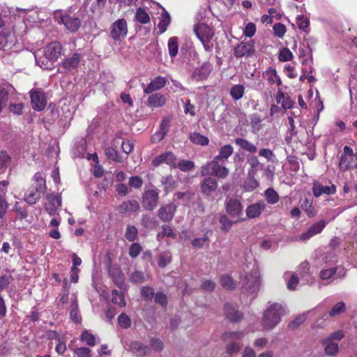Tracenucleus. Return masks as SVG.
Segmentation results:
<instances>
[{
    "label": "nucleus",
    "mask_w": 357,
    "mask_h": 357,
    "mask_svg": "<svg viewBox=\"0 0 357 357\" xmlns=\"http://www.w3.org/2000/svg\"><path fill=\"white\" fill-rule=\"evenodd\" d=\"M194 32L200 41H210L214 34L212 29L204 23L195 26Z\"/></svg>",
    "instance_id": "4468645a"
},
{
    "label": "nucleus",
    "mask_w": 357,
    "mask_h": 357,
    "mask_svg": "<svg viewBox=\"0 0 357 357\" xmlns=\"http://www.w3.org/2000/svg\"><path fill=\"white\" fill-rule=\"evenodd\" d=\"M339 169L342 172L349 169H357V155L354 154L353 149L348 146H344L343 148V153L340 158Z\"/></svg>",
    "instance_id": "39448f33"
},
{
    "label": "nucleus",
    "mask_w": 357,
    "mask_h": 357,
    "mask_svg": "<svg viewBox=\"0 0 357 357\" xmlns=\"http://www.w3.org/2000/svg\"><path fill=\"white\" fill-rule=\"evenodd\" d=\"M322 344L325 345V353L328 356L336 355L338 352L339 347L337 343L331 341V339H325L322 341Z\"/></svg>",
    "instance_id": "4c0bfd02"
},
{
    "label": "nucleus",
    "mask_w": 357,
    "mask_h": 357,
    "mask_svg": "<svg viewBox=\"0 0 357 357\" xmlns=\"http://www.w3.org/2000/svg\"><path fill=\"white\" fill-rule=\"evenodd\" d=\"M80 59L81 56L78 53H74L72 56L66 58L62 63L64 73H68L75 69L78 66Z\"/></svg>",
    "instance_id": "393cba45"
},
{
    "label": "nucleus",
    "mask_w": 357,
    "mask_h": 357,
    "mask_svg": "<svg viewBox=\"0 0 357 357\" xmlns=\"http://www.w3.org/2000/svg\"><path fill=\"white\" fill-rule=\"evenodd\" d=\"M296 24L300 29L306 33L309 32L310 20L308 17L304 15H298L296 17Z\"/></svg>",
    "instance_id": "5fc2aeb1"
},
{
    "label": "nucleus",
    "mask_w": 357,
    "mask_h": 357,
    "mask_svg": "<svg viewBox=\"0 0 357 357\" xmlns=\"http://www.w3.org/2000/svg\"><path fill=\"white\" fill-rule=\"evenodd\" d=\"M233 152V147L230 144H226L220 148L218 155L214 157V158L222 161V162H225L232 155Z\"/></svg>",
    "instance_id": "2f4dec72"
},
{
    "label": "nucleus",
    "mask_w": 357,
    "mask_h": 357,
    "mask_svg": "<svg viewBox=\"0 0 357 357\" xmlns=\"http://www.w3.org/2000/svg\"><path fill=\"white\" fill-rule=\"evenodd\" d=\"M61 50L62 47L59 42H52L45 47L43 51V56H45L46 62L38 59V55H36L37 64L44 69H50L53 62L56 61L61 55Z\"/></svg>",
    "instance_id": "f03ea898"
},
{
    "label": "nucleus",
    "mask_w": 357,
    "mask_h": 357,
    "mask_svg": "<svg viewBox=\"0 0 357 357\" xmlns=\"http://www.w3.org/2000/svg\"><path fill=\"white\" fill-rule=\"evenodd\" d=\"M46 199L47 203L45 204V209L50 215H54L56 208L61 205V197L55 193H48Z\"/></svg>",
    "instance_id": "dca6fc26"
},
{
    "label": "nucleus",
    "mask_w": 357,
    "mask_h": 357,
    "mask_svg": "<svg viewBox=\"0 0 357 357\" xmlns=\"http://www.w3.org/2000/svg\"><path fill=\"white\" fill-rule=\"evenodd\" d=\"M109 273L114 284L120 289H122L125 284L124 274L119 267H112Z\"/></svg>",
    "instance_id": "a878e982"
},
{
    "label": "nucleus",
    "mask_w": 357,
    "mask_h": 357,
    "mask_svg": "<svg viewBox=\"0 0 357 357\" xmlns=\"http://www.w3.org/2000/svg\"><path fill=\"white\" fill-rule=\"evenodd\" d=\"M244 93V87L243 85L237 84L231 87L230 94L235 100H238L243 97Z\"/></svg>",
    "instance_id": "4d7b16f0"
},
{
    "label": "nucleus",
    "mask_w": 357,
    "mask_h": 357,
    "mask_svg": "<svg viewBox=\"0 0 357 357\" xmlns=\"http://www.w3.org/2000/svg\"><path fill=\"white\" fill-rule=\"evenodd\" d=\"M165 163L172 167H176V158L172 152H165L153 158L152 165L158 167L160 165Z\"/></svg>",
    "instance_id": "a211bd4d"
},
{
    "label": "nucleus",
    "mask_w": 357,
    "mask_h": 357,
    "mask_svg": "<svg viewBox=\"0 0 357 357\" xmlns=\"http://www.w3.org/2000/svg\"><path fill=\"white\" fill-rule=\"evenodd\" d=\"M302 64L304 67L302 68L303 74L300 77V81H301V82H303L305 79H307L306 74H312L314 70V68L312 66L313 63H312V57L305 59L302 61Z\"/></svg>",
    "instance_id": "f704fd0d"
},
{
    "label": "nucleus",
    "mask_w": 357,
    "mask_h": 357,
    "mask_svg": "<svg viewBox=\"0 0 357 357\" xmlns=\"http://www.w3.org/2000/svg\"><path fill=\"white\" fill-rule=\"evenodd\" d=\"M129 351L137 356L142 357L147 355L150 349L142 342L135 340L130 342Z\"/></svg>",
    "instance_id": "b1692460"
},
{
    "label": "nucleus",
    "mask_w": 357,
    "mask_h": 357,
    "mask_svg": "<svg viewBox=\"0 0 357 357\" xmlns=\"http://www.w3.org/2000/svg\"><path fill=\"white\" fill-rule=\"evenodd\" d=\"M166 84L167 79L165 77L158 76L153 79L147 86L144 84H142V86L144 88V92L146 94H149L161 89L166 85Z\"/></svg>",
    "instance_id": "412c9836"
},
{
    "label": "nucleus",
    "mask_w": 357,
    "mask_h": 357,
    "mask_svg": "<svg viewBox=\"0 0 357 357\" xmlns=\"http://www.w3.org/2000/svg\"><path fill=\"white\" fill-rule=\"evenodd\" d=\"M172 121V117L168 116L164 118L160 125V129L158 131L155 132L151 137V140L152 143H158L160 142L169 131V128L170 126V123Z\"/></svg>",
    "instance_id": "2eb2a0df"
},
{
    "label": "nucleus",
    "mask_w": 357,
    "mask_h": 357,
    "mask_svg": "<svg viewBox=\"0 0 357 357\" xmlns=\"http://www.w3.org/2000/svg\"><path fill=\"white\" fill-rule=\"evenodd\" d=\"M112 301L113 303L119 305L121 307L126 306V301L123 292H119L116 289L112 291Z\"/></svg>",
    "instance_id": "c03bdc74"
},
{
    "label": "nucleus",
    "mask_w": 357,
    "mask_h": 357,
    "mask_svg": "<svg viewBox=\"0 0 357 357\" xmlns=\"http://www.w3.org/2000/svg\"><path fill=\"white\" fill-rule=\"evenodd\" d=\"M255 174H250L248 173V178L245 180L243 188L245 192H252L257 189L259 184L255 178Z\"/></svg>",
    "instance_id": "72a5a7b5"
},
{
    "label": "nucleus",
    "mask_w": 357,
    "mask_h": 357,
    "mask_svg": "<svg viewBox=\"0 0 357 357\" xmlns=\"http://www.w3.org/2000/svg\"><path fill=\"white\" fill-rule=\"evenodd\" d=\"M177 206L174 203H169L160 207L158 211L159 219L164 222H170L176 211Z\"/></svg>",
    "instance_id": "f8f14e48"
},
{
    "label": "nucleus",
    "mask_w": 357,
    "mask_h": 357,
    "mask_svg": "<svg viewBox=\"0 0 357 357\" xmlns=\"http://www.w3.org/2000/svg\"><path fill=\"white\" fill-rule=\"evenodd\" d=\"M167 98L165 95L156 93L151 95L147 99V105L151 107L157 108L165 105Z\"/></svg>",
    "instance_id": "cd10ccee"
},
{
    "label": "nucleus",
    "mask_w": 357,
    "mask_h": 357,
    "mask_svg": "<svg viewBox=\"0 0 357 357\" xmlns=\"http://www.w3.org/2000/svg\"><path fill=\"white\" fill-rule=\"evenodd\" d=\"M105 154L108 159L114 162L119 163L123 162L122 157L119 154L118 151L112 147H107L105 149Z\"/></svg>",
    "instance_id": "37998d69"
},
{
    "label": "nucleus",
    "mask_w": 357,
    "mask_h": 357,
    "mask_svg": "<svg viewBox=\"0 0 357 357\" xmlns=\"http://www.w3.org/2000/svg\"><path fill=\"white\" fill-rule=\"evenodd\" d=\"M301 207L310 218L315 216L317 213L312 205V199L305 198L302 203Z\"/></svg>",
    "instance_id": "79ce46f5"
},
{
    "label": "nucleus",
    "mask_w": 357,
    "mask_h": 357,
    "mask_svg": "<svg viewBox=\"0 0 357 357\" xmlns=\"http://www.w3.org/2000/svg\"><path fill=\"white\" fill-rule=\"evenodd\" d=\"M13 86L8 84H0V112L6 107L8 100V93L12 90Z\"/></svg>",
    "instance_id": "c85d7f7f"
},
{
    "label": "nucleus",
    "mask_w": 357,
    "mask_h": 357,
    "mask_svg": "<svg viewBox=\"0 0 357 357\" xmlns=\"http://www.w3.org/2000/svg\"><path fill=\"white\" fill-rule=\"evenodd\" d=\"M190 140L192 143L201 146H206L209 142L207 137L195 132L190 133Z\"/></svg>",
    "instance_id": "ea45409f"
},
{
    "label": "nucleus",
    "mask_w": 357,
    "mask_h": 357,
    "mask_svg": "<svg viewBox=\"0 0 357 357\" xmlns=\"http://www.w3.org/2000/svg\"><path fill=\"white\" fill-rule=\"evenodd\" d=\"M128 184L135 189H139L143 185V180L139 176H132L129 178Z\"/></svg>",
    "instance_id": "774afa93"
},
{
    "label": "nucleus",
    "mask_w": 357,
    "mask_h": 357,
    "mask_svg": "<svg viewBox=\"0 0 357 357\" xmlns=\"http://www.w3.org/2000/svg\"><path fill=\"white\" fill-rule=\"evenodd\" d=\"M283 314L284 309L281 305H271L264 313L261 321L263 327L266 330L273 328L280 321V317Z\"/></svg>",
    "instance_id": "7ed1b4c3"
},
{
    "label": "nucleus",
    "mask_w": 357,
    "mask_h": 357,
    "mask_svg": "<svg viewBox=\"0 0 357 357\" xmlns=\"http://www.w3.org/2000/svg\"><path fill=\"white\" fill-rule=\"evenodd\" d=\"M165 236L171 237L175 239L177 235L174 232L172 228L170 226L165 225L162 227V231L157 234V238L159 240L163 238Z\"/></svg>",
    "instance_id": "09e8293b"
},
{
    "label": "nucleus",
    "mask_w": 357,
    "mask_h": 357,
    "mask_svg": "<svg viewBox=\"0 0 357 357\" xmlns=\"http://www.w3.org/2000/svg\"><path fill=\"white\" fill-rule=\"evenodd\" d=\"M141 295L144 301H151L155 296L154 290L149 286L141 288Z\"/></svg>",
    "instance_id": "bf43d9fd"
},
{
    "label": "nucleus",
    "mask_w": 357,
    "mask_h": 357,
    "mask_svg": "<svg viewBox=\"0 0 357 357\" xmlns=\"http://www.w3.org/2000/svg\"><path fill=\"white\" fill-rule=\"evenodd\" d=\"M276 100L278 104H281L284 109H289L294 106V102L290 97L286 96L282 91H278L277 93Z\"/></svg>",
    "instance_id": "7c9ffc66"
},
{
    "label": "nucleus",
    "mask_w": 357,
    "mask_h": 357,
    "mask_svg": "<svg viewBox=\"0 0 357 357\" xmlns=\"http://www.w3.org/2000/svg\"><path fill=\"white\" fill-rule=\"evenodd\" d=\"M264 75L267 77L268 81L270 84L276 83L278 85L281 84V79L280 77L277 75L275 69L270 68L267 70H266Z\"/></svg>",
    "instance_id": "49530a36"
},
{
    "label": "nucleus",
    "mask_w": 357,
    "mask_h": 357,
    "mask_svg": "<svg viewBox=\"0 0 357 357\" xmlns=\"http://www.w3.org/2000/svg\"><path fill=\"white\" fill-rule=\"evenodd\" d=\"M80 340L85 342L91 347H93L96 344V338L95 335L89 333L87 330H85L82 333Z\"/></svg>",
    "instance_id": "603ef678"
},
{
    "label": "nucleus",
    "mask_w": 357,
    "mask_h": 357,
    "mask_svg": "<svg viewBox=\"0 0 357 357\" xmlns=\"http://www.w3.org/2000/svg\"><path fill=\"white\" fill-rule=\"evenodd\" d=\"M33 181L34 184L24 194V201L30 205L38 202L46 190V181L40 172L34 174Z\"/></svg>",
    "instance_id": "f257e3e1"
},
{
    "label": "nucleus",
    "mask_w": 357,
    "mask_h": 357,
    "mask_svg": "<svg viewBox=\"0 0 357 357\" xmlns=\"http://www.w3.org/2000/svg\"><path fill=\"white\" fill-rule=\"evenodd\" d=\"M154 301L156 303L160 305L162 307L166 308L167 305V296L162 292H157L154 296Z\"/></svg>",
    "instance_id": "338daca9"
},
{
    "label": "nucleus",
    "mask_w": 357,
    "mask_h": 357,
    "mask_svg": "<svg viewBox=\"0 0 357 357\" xmlns=\"http://www.w3.org/2000/svg\"><path fill=\"white\" fill-rule=\"evenodd\" d=\"M255 53L254 43L250 40L248 43H239L234 50V54L236 57L240 58L248 56Z\"/></svg>",
    "instance_id": "f3484780"
},
{
    "label": "nucleus",
    "mask_w": 357,
    "mask_h": 357,
    "mask_svg": "<svg viewBox=\"0 0 357 357\" xmlns=\"http://www.w3.org/2000/svg\"><path fill=\"white\" fill-rule=\"evenodd\" d=\"M13 44V37L10 34L0 31V50L8 51Z\"/></svg>",
    "instance_id": "473e14b6"
},
{
    "label": "nucleus",
    "mask_w": 357,
    "mask_h": 357,
    "mask_svg": "<svg viewBox=\"0 0 357 357\" xmlns=\"http://www.w3.org/2000/svg\"><path fill=\"white\" fill-rule=\"evenodd\" d=\"M31 104L35 111L42 112L47 105V98L43 89H33L29 91Z\"/></svg>",
    "instance_id": "0eeeda50"
},
{
    "label": "nucleus",
    "mask_w": 357,
    "mask_h": 357,
    "mask_svg": "<svg viewBox=\"0 0 357 357\" xmlns=\"http://www.w3.org/2000/svg\"><path fill=\"white\" fill-rule=\"evenodd\" d=\"M346 306L344 302H339L336 303L329 311L330 317H335L345 311Z\"/></svg>",
    "instance_id": "13d9d810"
},
{
    "label": "nucleus",
    "mask_w": 357,
    "mask_h": 357,
    "mask_svg": "<svg viewBox=\"0 0 357 357\" xmlns=\"http://www.w3.org/2000/svg\"><path fill=\"white\" fill-rule=\"evenodd\" d=\"M10 160L11 158L6 151H0V174L6 172Z\"/></svg>",
    "instance_id": "a18cd8bd"
},
{
    "label": "nucleus",
    "mask_w": 357,
    "mask_h": 357,
    "mask_svg": "<svg viewBox=\"0 0 357 357\" xmlns=\"http://www.w3.org/2000/svg\"><path fill=\"white\" fill-rule=\"evenodd\" d=\"M138 229L135 226L128 225L126 229L125 238L130 242H134L138 238Z\"/></svg>",
    "instance_id": "a19ab883"
},
{
    "label": "nucleus",
    "mask_w": 357,
    "mask_h": 357,
    "mask_svg": "<svg viewBox=\"0 0 357 357\" xmlns=\"http://www.w3.org/2000/svg\"><path fill=\"white\" fill-rule=\"evenodd\" d=\"M106 1L107 0H96V3H94L91 6L92 12L94 14H97L98 16H100L106 4Z\"/></svg>",
    "instance_id": "052dcab7"
},
{
    "label": "nucleus",
    "mask_w": 357,
    "mask_h": 357,
    "mask_svg": "<svg viewBox=\"0 0 357 357\" xmlns=\"http://www.w3.org/2000/svg\"><path fill=\"white\" fill-rule=\"evenodd\" d=\"M218 181L212 176H206L199 182L200 192L205 198L212 196L218 188Z\"/></svg>",
    "instance_id": "6e6552de"
},
{
    "label": "nucleus",
    "mask_w": 357,
    "mask_h": 357,
    "mask_svg": "<svg viewBox=\"0 0 357 357\" xmlns=\"http://www.w3.org/2000/svg\"><path fill=\"white\" fill-rule=\"evenodd\" d=\"M142 250V248L138 243L133 242L129 248V255L131 258H137Z\"/></svg>",
    "instance_id": "680f3d73"
},
{
    "label": "nucleus",
    "mask_w": 357,
    "mask_h": 357,
    "mask_svg": "<svg viewBox=\"0 0 357 357\" xmlns=\"http://www.w3.org/2000/svg\"><path fill=\"white\" fill-rule=\"evenodd\" d=\"M135 19L141 24H146L150 21L149 14L142 8H137Z\"/></svg>",
    "instance_id": "3c124183"
},
{
    "label": "nucleus",
    "mask_w": 357,
    "mask_h": 357,
    "mask_svg": "<svg viewBox=\"0 0 357 357\" xmlns=\"http://www.w3.org/2000/svg\"><path fill=\"white\" fill-rule=\"evenodd\" d=\"M59 22L63 24L65 27L73 33L77 31L81 25L80 20L78 17H73L68 15H62Z\"/></svg>",
    "instance_id": "aec40b11"
},
{
    "label": "nucleus",
    "mask_w": 357,
    "mask_h": 357,
    "mask_svg": "<svg viewBox=\"0 0 357 357\" xmlns=\"http://www.w3.org/2000/svg\"><path fill=\"white\" fill-rule=\"evenodd\" d=\"M176 167L182 172H188L195 168V163L191 160H181L176 163Z\"/></svg>",
    "instance_id": "6e6d98bb"
},
{
    "label": "nucleus",
    "mask_w": 357,
    "mask_h": 357,
    "mask_svg": "<svg viewBox=\"0 0 357 357\" xmlns=\"http://www.w3.org/2000/svg\"><path fill=\"white\" fill-rule=\"evenodd\" d=\"M261 285V278L259 273L257 271H251L246 274L243 280L242 289L244 292L256 296L259 291Z\"/></svg>",
    "instance_id": "20e7f679"
},
{
    "label": "nucleus",
    "mask_w": 357,
    "mask_h": 357,
    "mask_svg": "<svg viewBox=\"0 0 357 357\" xmlns=\"http://www.w3.org/2000/svg\"><path fill=\"white\" fill-rule=\"evenodd\" d=\"M264 197L269 204H275L280 199L279 195L273 188H268L265 190Z\"/></svg>",
    "instance_id": "58836bf2"
},
{
    "label": "nucleus",
    "mask_w": 357,
    "mask_h": 357,
    "mask_svg": "<svg viewBox=\"0 0 357 357\" xmlns=\"http://www.w3.org/2000/svg\"><path fill=\"white\" fill-rule=\"evenodd\" d=\"M225 317L232 323L240 322L243 318V314L238 310L236 305L226 303L224 307Z\"/></svg>",
    "instance_id": "ddd939ff"
},
{
    "label": "nucleus",
    "mask_w": 357,
    "mask_h": 357,
    "mask_svg": "<svg viewBox=\"0 0 357 357\" xmlns=\"http://www.w3.org/2000/svg\"><path fill=\"white\" fill-rule=\"evenodd\" d=\"M326 222L324 220H320L319 222L314 223L307 229L306 232H304L301 235V239L305 241L310 238L313 236L321 233L324 228L326 227Z\"/></svg>",
    "instance_id": "5701e85b"
},
{
    "label": "nucleus",
    "mask_w": 357,
    "mask_h": 357,
    "mask_svg": "<svg viewBox=\"0 0 357 357\" xmlns=\"http://www.w3.org/2000/svg\"><path fill=\"white\" fill-rule=\"evenodd\" d=\"M128 33L127 22L124 19H119L114 22L110 28V34L112 38L115 40H119L124 38Z\"/></svg>",
    "instance_id": "1a4fd4ad"
},
{
    "label": "nucleus",
    "mask_w": 357,
    "mask_h": 357,
    "mask_svg": "<svg viewBox=\"0 0 357 357\" xmlns=\"http://www.w3.org/2000/svg\"><path fill=\"white\" fill-rule=\"evenodd\" d=\"M140 208L139 202L135 199L123 202L118 207L120 213L128 214L138 211Z\"/></svg>",
    "instance_id": "4be33fe9"
},
{
    "label": "nucleus",
    "mask_w": 357,
    "mask_h": 357,
    "mask_svg": "<svg viewBox=\"0 0 357 357\" xmlns=\"http://www.w3.org/2000/svg\"><path fill=\"white\" fill-rule=\"evenodd\" d=\"M158 222L150 215L143 214L141 218V225L146 229H150L155 227Z\"/></svg>",
    "instance_id": "8fccbe9b"
},
{
    "label": "nucleus",
    "mask_w": 357,
    "mask_h": 357,
    "mask_svg": "<svg viewBox=\"0 0 357 357\" xmlns=\"http://www.w3.org/2000/svg\"><path fill=\"white\" fill-rule=\"evenodd\" d=\"M160 190L153 187L151 189L145 190L142 195V204L143 208L149 211H153L159 203Z\"/></svg>",
    "instance_id": "423d86ee"
},
{
    "label": "nucleus",
    "mask_w": 357,
    "mask_h": 357,
    "mask_svg": "<svg viewBox=\"0 0 357 357\" xmlns=\"http://www.w3.org/2000/svg\"><path fill=\"white\" fill-rule=\"evenodd\" d=\"M118 323L119 326L124 329H127L131 326V320L126 313H121L119 316Z\"/></svg>",
    "instance_id": "0e129e2a"
},
{
    "label": "nucleus",
    "mask_w": 357,
    "mask_h": 357,
    "mask_svg": "<svg viewBox=\"0 0 357 357\" xmlns=\"http://www.w3.org/2000/svg\"><path fill=\"white\" fill-rule=\"evenodd\" d=\"M178 38L176 37H171L168 41V51L171 57H174L178 53Z\"/></svg>",
    "instance_id": "864d4df0"
},
{
    "label": "nucleus",
    "mask_w": 357,
    "mask_h": 357,
    "mask_svg": "<svg viewBox=\"0 0 357 357\" xmlns=\"http://www.w3.org/2000/svg\"><path fill=\"white\" fill-rule=\"evenodd\" d=\"M163 12L161 14L160 20L158 23V27L160 33H163L166 31L167 26L170 24L171 17L169 13L163 9Z\"/></svg>",
    "instance_id": "c9c22d12"
},
{
    "label": "nucleus",
    "mask_w": 357,
    "mask_h": 357,
    "mask_svg": "<svg viewBox=\"0 0 357 357\" xmlns=\"http://www.w3.org/2000/svg\"><path fill=\"white\" fill-rule=\"evenodd\" d=\"M224 163L215 158L211 162L212 174L218 178H225L229 175V169L223 165Z\"/></svg>",
    "instance_id": "6ab92c4d"
},
{
    "label": "nucleus",
    "mask_w": 357,
    "mask_h": 357,
    "mask_svg": "<svg viewBox=\"0 0 357 357\" xmlns=\"http://www.w3.org/2000/svg\"><path fill=\"white\" fill-rule=\"evenodd\" d=\"M225 206L226 212L231 218H240L243 214V205L238 199H227Z\"/></svg>",
    "instance_id": "9b49d317"
},
{
    "label": "nucleus",
    "mask_w": 357,
    "mask_h": 357,
    "mask_svg": "<svg viewBox=\"0 0 357 357\" xmlns=\"http://www.w3.org/2000/svg\"><path fill=\"white\" fill-rule=\"evenodd\" d=\"M75 357H91V350L88 347H79L73 350Z\"/></svg>",
    "instance_id": "69168bd1"
},
{
    "label": "nucleus",
    "mask_w": 357,
    "mask_h": 357,
    "mask_svg": "<svg viewBox=\"0 0 357 357\" xmlns=\"http://www.w3.org/2000/svg\"><path fill=\"white\" fill-rule=\"evenodd\" d=\"M235 143L241 149L248 151L249 153H254L257 151L256 146L243 138H236Z\"/></svg>",
    "instance_id": "e433bc0d"
},
{
    "label": "nucleus",
    "mask_w": 357,
    "mask_h": 357,
    "mask_svg": "<svg viewBox=\"0 0 357 357\" xmlns=\"http://www.w3.org/2000/svg\"><path fill=\"white\" fill-rule=\"evenodd\" d=\"M329 185H324L322 182L315 181L313 183L312 193L314 197H319L322 195H332L336 192V186L328 181Z\"/></svg>",
    "instance_id": "9d476101"
},
{
    "label": "nucleus",
    "mask_w": 357,
    "mask_h": 357,
    "mask_svg": "<svg viewBox=\"0 0 357 357\" xmlns=\"http://www.w3.org/2000/svg\"><path fill=\"white\" fill-rule=\"evenodd\" d=\"M213 66L208 63H204L193 73V77L201 80L206 79L212 70Z\"/></svg>",
    "instance_id": "c756f323"
},
{
    "label": "nucleus",
    "mask_w": 357,
    "mask_h": 357,
    "mask_svg": "<svg viewBox=\"0 0 357 357\" xmlns=\"http://www.w3.org/2000/svg\"><path fill=\"white\" fill-rule=\"evenodd\" d=\"M265 208L264 202H259L256 204L249 205L246 208V215L248 218L252 219L259 217L261 211Z\"/></svg>",
    "instance_id": "bb28decb"
},
{
    "label": "nucleus",
    "mask_w": 357,
    "mask_h": 357,
    "mask_svg": "<svg viewBox=\"0 0 357 357\" xmlns=\"http://www.w3.org/2000/svg\"><path fill=\"white\" fill-rule=\"evenodd\" d=\"M220 284L225 289L232 290L236 287V284L233 278L229 275H223L220 278Z\"/></svg>",
    "instance_id": "de8ad7c7"
},
{
    "label": "nucleus",
    "mask_w": 357,
    "mask_h": 357,
    "mask_svg": "<svg viewBox=\"0 0 357 357\" xmlns=\"http://www.w3.org/2000/svg\"><path fill=\"white\" fill-rule=\"evenodd\" d=\"M219 222L221 225L220 229L224 231H228L233 225V222L225 215H222L220 217Z\"/></svg>",
    "instance_id": "e2e57ef3"
}]
</instances>
